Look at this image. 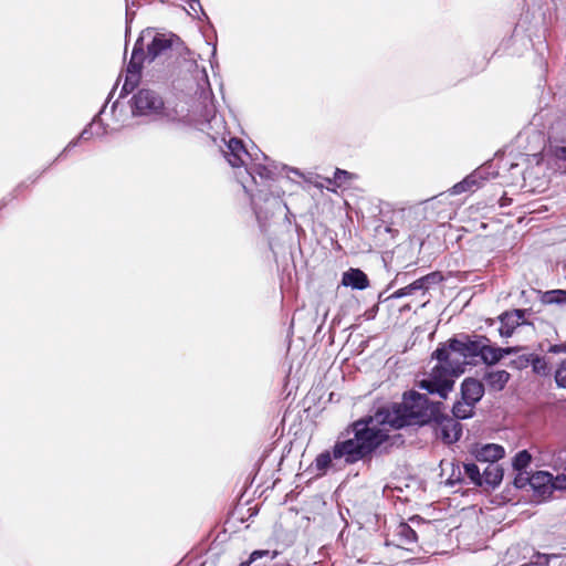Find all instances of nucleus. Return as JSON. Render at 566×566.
<instances>
[{
  "mask_svg": "<svg viewBox=\"0 0 566 566\" xmlns=\"http://www.w3.org/2000/svg\"><path fill=\"white\" fill-rule=\"evenodd\" d=\"M439 403L429 401L427 394L409 391L401 403L379 409L374 417L353 422L342 432L331 449L316 455L311 464L316 476L338 472L369 457L388 438L385 428L400 429L411 424H423L436 417Z\"/></svg>",
  "mask_w": 566,
  "mask_h": 566,
  "instance_id": "f257e3e1",
  "label": "nucleus"
},
{
  "mask_svg": "<svg viewBox=\"0 0 566 566\" xmlns=\"http://www.w3.org/2000/svg\"><path fill=\"white\" fill-rule=\"evenodd\" d=\"M223 153L228 163L237 169L238 182L251 198L261 230L266 232V221L280 210L282 202L280 193L273 190L279 177L277 166L264 155V163L253 159L238 138H230Z\"/></svg>",
  "mask_w": 566,
  "mask_h": 566,
  "instance_id": "f03ea898",
  "label": "nucleus"
},
{
  "mask_svg": "<svg viewBox=\"0 0 566 566\" xmlns=\"http://www.w3.org/2000/svg\"><path fill=\"white\" fill-rule=\"evenodd\" d=\"M454 345L451 338L433 352L432 357L438 360V365L432 368L429 378L420 381L422 389L443 399L452 390L454 378L462 375L470 365L459 346Z\"/></svg>",
  "mask_w": 566,
  "mask_h": 566,
  "instance_id": "7ed1b4c3",
  "label": "nucleus"
},
{
  "mask_svg": "<svg viewBox=\"0 0 566 566\" xmlns=\"http://www.w3.org/2000/svg\"><path fill=\"white\" fill-rule=\"evenodd\" d=\"M527 482L541 500L549 497L554 490L566 489V475L554 478L553 474L546 471L534 472L527 478Z\"/></svg>",
  "mask_w": 566,
  "mask_h": 566,
  "instance_id": "20e7f679",
  "label": "nucleus"
},
{
  "mask_svg": "<svg viewBox=\"0 0 566 566\" xmlns=\"http://www.w3.org/2000/svg\"><path fill=\"white\" fill-rule=\"evenodd\" d=\"M132 102V112L134 115H157L164 108L163 98L155 91L148 88L139 90L133 96Z\"/></svg>",
  "mask_w": 566,
  "mask_h": 566,
  "instance_id": "39448f33",
  "label": "nucleus"
},
{
  "mask_svg": "<svg viewBox=\"0 0 566 566\" xmlns=\"http://www.w3.org/2000/svg\"><path fill=\"white\" fill-rule=\"evenodd\" d=\"M436 436L447 444H452L462 436V424L454 418L449 416H438L436 413Z\"/></svg>",
  "mask_w": 566,
  "mask_h": 566,
  "instance_id": "423d86ee",
  "label": "nucleus"
},
{
  "mask_svg": "<svg viewBox=\"0 0 566 566\" xmlns=\"http://www.w3.org/2000/svg\"><path fill=\"white\" fill-rule=\"evenodd\" d=\"M526 310H513L503 313L500 318L499 333L502 337H511L515 329L522 326H528L525 321Z\"/></svg>",
  "mask_w": 566,
  "mask_h": 566,
  "instance_id": "0eeeda50",
  "label": "nucleus"
},
{
  "mask_svg": "<svg viewBox=\"0 0 566 566\" xmlns=\"http://www.w3.org/2000/svg\"><path fill=\"white\" fill-rule=\"evenodd\" d=\"M488 179V172L484 168H478L463 180L455 184L449 189L451 196H457L468 191H474L479 189L483 182Z\"/></svg>",
  "mask_w": 566,
  "mask_h": 566,
  "instance_id": "6e6552de",
  "label": "nucleus"
},
{
  "mask_svg": "<svg viewBox=\"0 0 566 566\" xmlns=\"http://www.w3.org/2000/svg\"><path fill=\"white\" fill-rule=\"evenodd\" d=\"M454 346H459L461 352L464 354L465 359L470 365L474 363V359L480 356L482 348L483 337L474 336L473 338L468 335H460L453 338Z\"/></svg>",
  "mask_w": 566,
  "mask_h": 566,
  "instance_id": "1a4fd4ad",
  "label": "nucleus"
},
{
  "mask_svg": "<svg viewBox=\"0 0 566 566\" xmlns=\"http://www.w3.org/2000/svg\"><path fill=\"white\" fill-rule=\"evenodd\" d=\"M391 543L411 551V546L417 543V533L408 523L401 522L394 530Z\"/></svg>",
  "mask_w": 566,
  "mask_h": 566,
  "instance_id": "9d476101",
  "label": "nucleus"
},
{
  "mask_svg": "<svg viewBox=\"0 0 566 566\" xmlns=\"http://www.w3.org/2000/svg\"><path fill=\"white\" fill-rule=\"evenodd\" d=\"M437 274L431 273L428 275H424L412 283L408 284L405 287H401L392 293V298H401L405 296L413 295L418 292H421L422 295L428 291L430 284L436 282Z\"/></svg>",
  "mask_w": 566,
  "mask_h": 566,
  "instance_id": "9b49d317",
  "label": "nucleus"
},
{
  "mask_svg": "<svg viewBox=\"0 0 566 566\" xmlns=\"http://www.w3.org/2000/svg\"><path fill=\"white\" fill-rule=\"evenodd\" d=\"M515 352L516 348L514 347L500 348L492 346L490 345V340L486 337H483L482 348L479 357L484 364L494 365L499 363L505 355H510Z\"/></svg>",
  "mask_w": 566,
  "mask_h": 566,
  "instance_id": "f8f14e48",
  "label": "nucleus"
},
{
  "mask_svg": "<svg viewBox=\"0 0 566 566\" xmlns=\"http://www.w3.org/2000/svg\"><path fill=\"white\" fill-rule=\"evenodd\" d=\"M174 39L175 35L172 34H155L151 42L147 45L148 61L153 62L156 57L165 54L171 48Z\"/></svg>",
  "mask_w": 566,
  "mask_h": 566,
  "instance_id": "ddd939ff",
  "label": "nucleus"
},
{
  "mask_svg": "<svg viewBox=\"0 0 566 566\" xmlns=\"http://www.w3.org/2000/svg\"><path fill=\"white\" fill-rule=\"evenodd\" d=\"M505 450L502 446L495 443H486L478 446L474 450L475 459L480 462L494 464L497 460L502 459Z\"/></svg>",
  "mask_w": 566,
  "mask_h": 566,
  "instance_id": "4468645a",
  "label": "nucleus"
},
{
  "mask_svg": "<svg viewBox=\"0 0 566 566\" xmlns=\"http://www.w3.org/2000/svg\"><path fill=\"white\" fill-rule=\"evenodd\" d=\"M461 394L464 401L474 406L483 397L484 385L474 378H467L462 382Z\"/></svg>",
  "mask_w": 566,
  "mask_h": 566,
  "instance_id": "2eb2a0df",
  "label": "nucleus"
},
{
  "mask_svg": "<svg viewBox=\"0 0 566 566\" xmlns=\"http://www.w3.org/2000/svg\"><path fill=\"white\" fill-rule=\"evenodd\" d=\"M342 284L355 290H365L369 286V280L361 270L350 268L343 273Z\"/></svg>",
  "mask_w": 566,
  "mask_h": 566,
  "instance_id": "dca6fc26",
  "label": "nucleus"
},
{
  "mask_svg": "<svg viewBox=\"0 0 566 566\" xmlns=\"http://www.w3.org/2000/svg\"><path fill=\"white\" fill-rule=\"evenodd\" d=\"M142 70V63L139 61L132 60L129 61L127 65V74L126 80L123 85L122 92L119 97H123L124 95L128 94L130 91H133L139 80V74Z\"/></svg>",
  "mask_w": 566,
  "mask_h": 566,
  "instance_id": "f3484780",
  "label": "nucleus"
},
{
  "mask_svg": "<svg viewBox=\"0 0 566 566\" xmlns=\"http://www.w3.org/2000/svg\"><path fill=\"white\" fill-rule=\"evenodd\" d=\"M509 380L510 374L506 370H494L484 376L486 386L494 391L503 390Z\"/></svg>",
  "mask_w": 566,
  "mask_h": 566,
  "instance_id": "a211bd4d",
  "label": "nucleus"
},
{
  "mask_svg": "<svg viewBox=\"0 0 566 566\" xmlns=\"http://www.w3.org/2000/svg\"><path fill=\"white\" fill-rule=\"evenodd\" d=\"M503 479V471L496 464H488L482 473L483 485L495 488Z\"/></svg>",
  "mask_w": 566,
  "mask_h": 566,
  "instance_id": "6ab92c4d",
  "label": "nucleus"
},
{
  "mask_svg": "<svg viewBox=\"0 0 566 566\" xmlns=\"http://www.w3.org/2000/svg\"><path fill=\"white\" fill-rule=\"evenodd\" d=\"M106 104L103 106L101 112L93 118V120L82 130L78 139L88 140L92 136H102L105 134V128L99 120V114L104 111Z\"/></svg>",
  "mask_w": 566,
  "mask_h": 566,
  "instance_id": "aec40b11",
  "label": "nucleus"
},
{
  "mask_svg": "<svg viewBox=\"0 0 566 566\" xmlns=\"http://www.w3.org/2000/svg\"><path fill=\"white\" fill-rule=\"evenodd\" d=\"M552 136L563 146L559 148L560 155L566 157V117L552 125Z\"/></svg>",
  "mask_w": 566,
  "mask_h": 566,
  "instance_id": "412c9836",
  "label": "nucleus"
},
{
  "mask_svg": "<svg viewBox=\"0 0 566 566\" xmlns=\"http://www.w3.org/2000/svg\"><path fill=\"white\" fill-rule=\"evenodd\" d=\"M280 551L275 549H258L251 553L249 559L247 562H242L240 566H250L252 563H255L258 559L265 558L268 560L274 559L280 555Z\"/></svg>",
  "mask_w": 566,
  "mask_h": 566,
  "instance_id": "4be33fe9",
  "label": "nucleus"
},
{
  "mask_svg": "<svg viewBox=\"0 0 566 566\" xmlns=\"http://www.w3.org/2000/svg\"><path fill=\"white\" fill-rule=\"evenodd\" d=\"M473 405L468 403L467 401H458L453 405L452 413L454 419L459 421V419H468L473 415Z\"/></svg>",
  "mask_w": 566,
  "mask_h": 566,
  "instance_id": "5701e85b",
  "label": "nucleus"
},
{
  "mask_svg": "<svg viewBox=\"0 0 566 566\" xmlns=\"http://www.w3.org/2000/svg\"><path fill=\"white\" fill-rule=\"evenodd\" d=\"M353 178H354V175L352 172L337 168L334 171L333 179H327V181L329 185H332L336 188H340V187H345V186L349 185V181Z\"/></svg>",
  "mask_w": 566,
  "mask_h": 566,
  "instance_id": "b1692460",
  "label": "nucleus"
},
{
  "mask_svg": "<svg viewBox=\"0 0 566 566\" xmlns=\"http://www.w3.org/2000/svg\"><path fill=\"white\" fill-rule=\"evenodd\" d=\"M463 473L470 482L474 485L482 486V474L480 472V468L475 463H464L463 464Z\"/></svg>",
  "mask_w": 566,
  "mask_h": 566,
  "instance_id": "393cba45",
  "label": "nucleus"
},
{
  "mask_svg": "<svg viewBox=\"0 0 566 566\" xmlns=\"http://www.w3.org/2000/svg\"><path fill=\"white\" fill-rule=\"evenodd\" d=\"M543 302L545 304H566V291L565 290L547 291L543 295Z\"/></svg>",
  "mask_w": 566,
  "mask_h": 566,
  "instance_id": "a878e982",
  "label": "nucleus"
},
{
  "mask_svg": "<svg viewBox=\"0 0 566 566\" xmlns=\"http://www.w3.org/2000/svg\"><path fill=\"white\" fill-rule=\"evenodd\" d=\"M532 457L527 450H522L515 454L513 458V468L516 471H523L531 463Z\"/></svg>",
  "mask_w": 566,
  "mask_h": 566,
  "instance_id": "bb28decb",
  "label": "nucleus"
},
{
  "mask_svg": "<svg viewBox=\"0 0 566 566\" xmlns=\"http://www.w3.org/2000/svg\"><path fill=\"white\" fill-rule=\"evenodd\" d=\"M525 364H531L533 370L537 374H547V364L544 357H539L537 355H530V357L525 359Z\"/></svg>",
  "mask_w": 566,
  "mask_h": 566,
  "instance_id": "cd10ccee",
  "label": "nucleus"
},
{
  "mask_svg": "<svg viewBox=\"0 0 566 566\" xmlns=\"http://www.w3.org/2000/svg\"><path fill=\"white\" fill-rule=\"evenodd\" d=\"M142 41H143L142 38H139L136 41V43L134 45L133 53H132V57H130L132 60L139 61V63H143L144 60H148L147 52L146 53L144 52Z\"/></svg>",
  "mask_w": 566,
  "mask_h": 566,
  "instance_id": "c85d7f7f",
  "label": "nucleus"
},
{
  "mask_svg": "<svg viewBox=\"0 0 566 566\" xmlns=\"http://www.w3.org/2000/svg\"><path fill=\"white\" fill-rule=\"evenodd\" d=\"M555 381L558 387L566 388V359L562 361L555 373Z\"/></svg>",
  "mask_w": 566,
  "mask_h": 566,
  "instance_id": "c756f323",
  "label": "nucleus"
},
{
  "mask_svg": "<svg viewBox=\"0 0 566 566\" xmlns=\"http://www.w3.org/2000/svg\"><path fill=\"white\" fill-rule=\"evenodd\" d=\"M463 472L459 465L452 468V472L448 478L447 482L450 485H454L457 483H461L463 481Z\"/></svg>",
  "mask_w": 566,
  "mask_h": 566,
  "instance_id": "7c9ffc66",
  "label": "nucleus"
},
{
  "mask_svg": "<svg viewBox=\"0 0 566 566\" xmlns=\"http://www.w3.org/2000/svg\"><path fill=\"white\" fill-rule=\"evenodd\" d=\"M549 114H551L549 111H541L539 113H537L533 116L531 125L534 127L541 126V127L545 128L546 125L543 123V119L546 118Z\"/></svg>",
  "mask_w": 566,
  "mask_h": 566,
  "instance_id": "2f4dec72",
  "label": "nucleus"
},
{
  "mask_svg": "<svg viewBox=\"0 0 566 566\" xmlns=\"http://www.w3.org/2000/svg\"><path fill=\"white\" fill-rule=\"evenodd\" d=\"M527 478L528 476L524 475L522 471H518V474L514 479V485L518 489L524 488L526 484H528Z\"/></svg>",
  "mask_w": 566,
  "mask_h": 566,
  "instance_id": "473e14b6",
  "label": "nucleus"
},
{
  "mask_svg": "<svg viewBox=\"0 0 566 566\" xmlns=\"http://www.w3.org/2000/svg\"><path fill=\"white\" fill-rule=\"evenodd\" d=\"M135 12L130 9V3L127 0L126 2V34L129 32V23L132 22L134 18Z\"/></svg>",
  "mask_w": 566,
  "mask_h": 566,
  "instance_id": "72a5a7b5",
  "label": "nucleus"
},
{
  "mask_svg": "<svg viewBox=\"0 0 566 566\" xmlns=\"http://www.w3.org/2000/svg\"><path fill=\"white\" fill-rule=\"evenodd\" d=\"M188 2H189V9H190V11H188L189 14H191V11L197 13L198 10H201L202 14L206 15L199 0H188Z\"/></svg>",
  "mask_w": 566,
  "mask_h": 566,
  "instance_id": "f704fd0d",
  "label": "nucleus"
},
{
  "mask_svg": "<svg viewBox=\"0 0 566 566\" xmlns=\"http://www.w3.org/2000/svg\"><path fill=\"white\" fill-rule=\"evenodd\" d=\"M291 174H293V175H295L297 177L302 176V174L297 169L287 167L285 165V179H292Z\"/></svg>",
  "mask_w": 566,
  "mask_h": 566,
  "instance_id": "c9c22d12",
  "label": "nucleus"
},
{
  "mask_svg": "<svg viewBox=\"0 0 566 566\" xmlns=\"http://www.w3.org/2000/svg\"><path fill=\"white\" fill-rule=\"evenodd\" d=\"M77 140L78 139H75V140H72L67 144V146L63 149V151L59 155L57 158L62 157L66 151H69L71 148L75 147L77 145Z\"/></svg>",
  "mask_w": 566,
  "mask_h": 566,
  "instance_id": "e433bc0d",
  "label": "nucleus"
},
{
  "mask_svg": "<svg viewBox=\"0 0 566 566\" xmlns=\"http://www.w3.org/2000/svg\"><path fill=\"white\" fill-rule=\"evenodd\" d=\"M510 169L513 171V174L515 172V170H518L517 172L521 174L523 180H525L524 172H523V170L520 169V164H511V168Z\"/></svg>",
  "mask_w": 566,
  "mask_h": 566,
  "instance_id": "4c0bfd02",
  "label": "nucleus"
},
{
  "mask_svg": "<svg viewBox=\"0 0 566 566\" xmlns=\"http://www.w3.org/2000/svg\"><path fill=\"white\" fill-rule=\"evenodd\" d=\"M549 350H551L552 353H559L562 349H560V347H559V346L554 345V346H552V347H551V349H549Z\"/></svg>",
  "mask_w": 566,
  "mask_h": 566,
  "instance_id": "58836bf2",
  "label": "nucleus"
},
{
  "mask_svg": "<svg viewBox=\"0 0 566 566\" xmlns=\"http://www.w3.org/2000/svg\"><path fill=\"white\" fill-rule=\"evenodd\" d=\"M327 314H328V310H327V308H324V311H323V317H324V319L326 318Z\"/></svg>",
  "mask_w": 566,
  "mask_h": 566,
  "instance_id": "ea45409f",
  "label": "nucleus"
},
{
  "mask_svg": "<svg viewBox=\"0 0 566 566\" xmlns=\"http://www.w3.org/2000/svg\"><path fill=\"white\" fill-rule=\"evenodd\" d=\"M282 462H283V453H282V454H281V457H280L279 464H282Z\"/></svg>",
  "mask_w": 566,
  "mask_h": 566,
  "instance_id": "a19ab883",
  "label": "nucleus"
},
{
  "mask_svg": "<svg viewBox=\"0 0 566 566\" xmlns=\"http://www.w3.org/2000/svg\"><path fill=\"white\" fill-rule=\"evenodd\" d=\"M280 290L283 291V281L280 283Z\"/></svg>",
  "mask_w": 566,
  "mask_h": 566,
  "instance_id": "79ce46f5",
  "label": "nucleus"
},
{
  "mask_svg": "<svg viewBox=\"0 0 566 566\" xmlns=\"http://www.w3.org/2000/svg\"><path fill=\"white\" fill-rule=\"evenodd\" d=\"M270 248H271L272 250L274 249L272 241H270Z\"/></svg>",
  "mask_w": 566,
  "mask_h": 566,
  "instance_id": "37998d69",
  "label": "nucleus"
}]
</instances>
